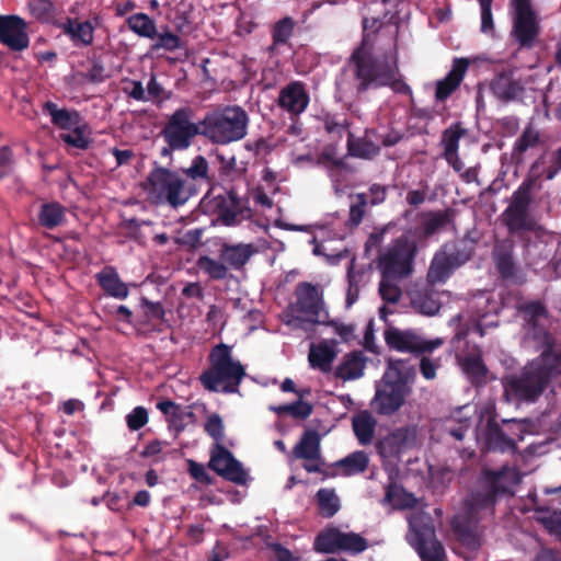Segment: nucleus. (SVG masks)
<instances>
[{
	"label": "nucleus",
	"mask_w": 561,
	"mask_h": 561,
	"mask_svg": "<svg viewBox=\"0 0 561 561\" xmlns=\"http://www.w3.org/2000/svg\"><path fill=\"white\" fill-rule=\"evenodd\" d=\"M483 436L489 449L497 451L515 450V439L502 428L495 416H490L486 421Z\"/></svg>",
	"instance_id": "obj_27"
},
{
	"label": "nucleus",
	"mask_w": 561,
	"mask_h": 561,
	"mask_svg": "<svg viewBox=\"0 0 561 561\" xmlns=\"http://www.w3.org/2000/svg\"><path fill=\"white\" fill-rule=\"evenodd\" d=\"M295 22L291 18L285 16L277 21L272 31L274 45H285L294 32Z\"/></svg>",
	"instance_id": "obj_53"
},
{
	"label": "nucleus",
	"mask_w": 561,
	"mask_h": 561,
	"mask_svg": "<svg viewBox=\"0 0 561 561\" xmlns=\"http://www.w3.org/2000/svg\"><path fill=\"white\" fill-rule=\"evenodd\" d=\"M347 151L353 157L371 159L379 153L380 147L368 139L367 136L357 138L352 133H348Z\"/></svg>",
	"instance_id": "obj_41"
},
{
	"label": "nucleus",
	"mask_w": 561,
	"mask_h": 561,
	"mask_svg": "<svg viewBox=\"0 0 561 561\" xmlns=\"http://www.w3.org/2000/svg\"><path fill=\"white\" fill-rule=\"evenodd\" d=\"M181 173L193 182V187L196 184L210 185L211 178L209 175V164L204 156H196L193 158L191 165L181 170Z\"/></svg>",
	"instance_id": "obj_40"
},
{
	"label": "nucleus",
	"mask_w": 561,
	"mask_h": 561,
	"mask_svg": "<svg viewBox=\"0 0 561 561\" xmlns=\"http://www.w3.org/2000/svg\"><path fill=\"white\" fill-rule=\"evenodd\" d=\"M514 252L515 243L512 239L497 240L492 250V260L503 282L522 286L527 282V274L517 263Z\"/></svg>",
	"instance_id": "obj_14"
},
{
	"label": "nucleus",
	"mask_w": 561,
	"mask_h": 561,
	"mask_svg": "<svg viewBox=\"0 0 561 561\" xmlns=\"http://www.w3.org/2000/svg\"><path fill=\"white\" fill-rule=\"evenodd\" d=\"M0 43L12 51H23L30 46L27 23L15 14L0 15Z\"/></svg>",
	"instance_id": "obj_17"
},
{
	"label": "nucleus",
	"mask_w": 561,
	"mask_h": 561,
	"mask_svg": "<svg viewBox=\"0 0 561 561\" xmlns=\"http://www.w3.org/2000/svg\"><path fill=\"white\" fill-rule=\"evenodd\" d=\"M145 190L156 205L179 208L187 203L196 188L186 183L179 171L156 165L148 174Z\"/></svg>",
	"instance_id": "obj_6"
},
{
	"label": "nucleus",
	"mask_w": 561,
	"mask_h": 561,
	"mask_svg": "<svg viewBox=\"0 0 561 561\" xmlns=\"http://www.w3.org/2000/svg\"><path fill=\"white\" fill-rule=\"evenodd\" d=\"M156 39V43L151 45V50L153 51L159 49H164L165 51H174L182 48L183 46L182 39L176 34L168 30L162 33L158 32Z\"/></svg>",
	"instance_id": "obj_55"
},
{
	"label": "nucleus",
	"mask_w": 561,
	"mask_h": 561,
	"mask_svg": "<svg viewBox=\"0 0 561 561\" xmlns=\"http://www.w3.org/2000/svg\"><path fill=\"white\" fill-rule=\"evenodd\" d=\"M43 112L50 116L53 125L60 129H71L80 124L81 115L78 111H69L67 108H58L57 104L47 101L43 105Z\"/></svg>",
	"instance_id": "obj_29"
},
{
	"label": "nucleus",
	"mask_w": 561,
	"mask_h": 561,
	"mask_svg": "<svg viewBox=\"0 0 561 561\" xmlns=\"http://www.w3.org/2000/svg\"><path fill=\"white\" fill-rule=\"evenodd\" d=\"M386 233V226L377 229L369 234L365 243V255L369 257L373 252H376V268L379 271L380 280L378 286V294L381 298V305L378 308L379 318L386 322V251L381 249L383 234Z\"/></svg>",
	"instance_id": "obj_18"
},
{
	"label": "nucleus",
	"mask_w": 561,
	"mask_h": 561,
	"mask_svg": "<svg viewBox=\"0 0 561 561\" xmlns=\"http://www.w3.org/2000/svg\"><path fill=\"white\" fill-rule=\"evenodd\" d=\"M481 9V32L491 34L494 32V21L492 14L493 0H478Z\"/></svg>",
	"instance_id": "obj_62"
},
{
	"label": "nucleus",
	"mask_w": 561,
	"mask_h": 561,
	"mask_svg": "<svg viewBox=\"0 0 561 561\" xmlns=\"http://www.w3.org/2000/svg\"><path fill=\"white\" fill-rule=\"evenodd\" d=\"M539 141V133L533 127H526L514 144L513 158L518 162L522 161L523 154L528 149L537 147Z\"/></svg>",
	"instance_id": "obj_46"
},
{
	"label": "nucleus",
	"mask_w": 561,
	"mask_h": 561,
	"mask_svg": "<svg viewBox=\"0 0 561 561\" xmlns=\"http://www.w3.org/2000/svg\"><path fill=\"white\" fill-rule=\"evenodd\" d=\"M296 301L285 310L286 324L305 329V323H325L327 312H322L323 302L318 288L307 282L297 285Z\"/></svg>",
	"instance_id": "obj_9"
},
{
	"label": "nucleus",
	"mask_w": 561,
	"mask_h": 561,
	"mask_svg": "<svg viewBox=\"0 0 561 561\" xmlns=\"http://www.w3.org/2000/svg\"><path fill=\"white\" fill-rule=\"evenodd\" d=\"M466 130L462 128L461 123L451 124L442 134V145L444 147L443 157L451 156L458 152L459 140L465 135Z\"/></svg>",
	"instance_id": "obj_48"
},
{
	"label": "nucleus",
	"mask_w": 561,
	"mask_h": 561,
	"mask_svg": "<svg viewBox=\"0 0 561 561\" xmlns=\"http://www.w3.org/2000/svg\"><path fill=\"white\" fill-rule=\"evenodd\" d=\"M99 24V16L93 20L79 21L70 16H64L58 23L62 34H65L76 47H88L93 44L94 31Z\"/></svg>",
	"instance_id": "obj_19"
},
{
	"label": "nucleus",
	"mask_w": 561,
	"mask_h": 561,
	"mask_svg": "<svg viewBox=\"0 0 561 561\" xmlns=\"http://www.w3.org/2000/svg\"><path fill=\"white\" fill-rule=\"evenodd\" d=\"M341 530L336 527H325L314 538L313 550L319 553L332 554L340 552Z\"/></svg>",
	"instance_id": "obj_37"
},
{
	"label": "nucleus",
	"mask_w": 561,
	"mask_h": 561,
	"mask_svg": "<svg viewBox=\"0 0 561 561\" xmlns=\"http://www.w3.org/2000/svg\"><path fill=\"white\" fill-rule=\"evenodd\" d=\"M209 368L199 376V381L208 391L234 393L245 376V368L232 357L231 346L220 343L215 345L208 355Z\"/></svg>",
	"instance_id": "obj_4"
},
{
	"label": "nucleus",
	"mask_w": 561,
	"mask_h": 561,
	"mask_svg": "<svg viewBox=\"0 0 561 561\" xmlns=\"http://www.w3.org/2000/svg\"><path fill=\"white\" fill-rule=\"evenodd\" d=\"M368 456L363 450H357L343 459L337 460L334 466L342 468L343 476L350 477L356 473L364 472L368 467Z\"/></svg>",
	"instance_id": "obj_42"
},
{
	"label": "nucleus",
	"mask_w": 561,
	"mask_h": 561,
	"mask_svg": "<svg viewBox=\"0 0 561 561\" xmlns=\"http://www.w3.org/2000/svg\"><path fill=\"white\" fill-rule=\"evenodd\" d=\"M197 266L214 280H222L228 276L229 268L220 259L215 260L210 256L203 255L197 260Z\"/></svg>",
	"instance_id": "obj_47"
},
{
	"label": "nucleus",
	"mask_w": 561,
	"mask_h": 561,
	"mask_svg": "<svg viewBox=\"0 0 561 561\" xmlns=\"http://www.w3.org/2000/svg\"><path fill=\"white\" fill-rule=\"evenodd\" d=\"M60 139L65 144L81 150H87L92 142V140L84 135V127L79 125L73 127L70 134H61Z\"/></svg>",
	"instance_id": "obj_56"
},
{
	"label": "nucleus",
	"mask_w": 561,
	"mask_h": 561,
	"mask_svg": "<svg viewBox=\"0 0 561 561\" xmlns=\"http://www.w3.org/2000/svg\"><path fill=\"white\" fill-rule=\"evenodd\" d=\"M128 28L139 37L154 39L158 28L154 20L148 14L138 12L126 19Z\"/></svg>",
	"instance_id": "obj_36"
},
{
	"label": "nucleus",
	"mask_w": 561,
	"mask_h": 561,
	"mask_svg": "<svg viewBox=\"0 0 561 561\" xmlns=\"http://www.w3.org/2000/svg\"><path fill=\"white\" fill-rule=\"evenodd\" d=\"M382 22L376 18H364L363 39L351 60L355 65V76L360 81L358 91H366L370 87H382L386 84V62L373 54L374 42Z\"/></svg>",
	"instance_id": "obj_3"
},
{
	"label": "nucleus",
	"mask_w": 561,
	"mask_h": 561,
	"mask_svg": "<svg viewBox=\"0 0 561 561\" xmlns=\"http://www.w3.org/2000/svg\"><path fill=\"white\" fill-rule=\"evenodd\" d=\"M95 280L105 295L110 297L123 300L129 295L128 285L122 280L117 270L112 265H106L96 273Z\"/></svg>",
	"instance_id": "obj_26"
},
{
	"label": "nucleus",
	"mask_w": 561,
	"mask_h": 561,
	"mask_svg": "<svg viewBox=\"0 0 561 561\" xmlns=\"http://www.w3.org/2000/svg\"><path fill=\"white\" fill-rule=\"evenodd\" d=\"M255 252L256 248L252 243H222L218 257L225 262L228 268L240 271Z\"/></svg>",
	"instance_id": "obj_24"
},
{
	"label": "nucleus",
	"mask_w": 561,
	"mask_h": 561,
	"mask_svg": "<svg viewBox=\"0 0 561 561\" xmlns=\"http://www.w3.org/2000/svg\"><path fill=\"white\" fill-rule=\"evenodd\" d=\"M424 220L422 222L423 232L426 237L433 236L438 230L445 228L453 222L455 210L447 208L438 211H427L423 214Z\"/></svg>",
	"instance_id": "obj_38"
},
{
	"label": "nucleus",
	"mask_w": 561,
	"mask_h": 561,
	"mask_svg": "<svg viewBox=\"0 0 561 561\" xmlns=\"http://www.w3.org/2000/svg\"><path fill=\"white\" fill-rule=\"evenodd\" d=\"M209 469L227 481L239 485L248 482V472L242 463L222 444H215L210 451Z\"/></svg>",
	"instance_id": "obj_16"
},
{
	"label": "nucleus",
	"mask_w": 561,
	"mask_h": 561,
	"mask_svg": "<svg viewBox=\"0 0 561 561\" xmlns=\"http://www.w3.org/2000/svg\"><path fill=\"white\" fill-rule=\"evenodd\" d=\"M148 411L144 407H136L126 415L127 427L131 431H138L148 423Z\"/></svg>",
	"instance_id": "obj_61"
},
{
	"label": "nucleus",
	"mask_w": 561,
	"mask_h": 561,
	"mask_svg": "<svg viewBox=\"0 0 561 561\" xmlns=\"http://www.w3.org/2000/svg\"><path fill=\"white\" fill-rule=\"evenodd\" d=\"M510 7L512 37L520 48H534L541 34V25L531 0H511Z\"/></svg>",
	"instance_id": "obj_12"
},
{
	"label": "nucleus",
	"mask_w": 561,
	"mask_h": 561,
	"mask_svg": "<svg viewBox=\"0 0 561 561\" xmlns=\"http://www.w3.org/2000/svg\"><path fill=\"white\" fill-rule=\"evenodd\" d=\"M561 375V362L546 355L529 360L518 374L505 378V393L516 402H536Z\"/></svg>",
	"instance_id": "obj_2"
},
{
	"label": "nucleus",
	"mask_w": 561,
	"mask_h": 561,
	"mask_svg": "<svg viewBox=\"0 0 561 561\" xmlns=\"http://www.w3.org/2000/svg\"><path fill=\"white\" fill-rule=\"evenodd\" d=\"M66 207L58 202H45L39 206L37 220L41 227L53 230L66 220Z\"/></svg>",
	"instance_id": "obj_31"
},
{
	"label": "nucleus",
	"mask_w": 561,
	"mask_h": 561,
	"mask_svg": "<svg viewBox=\"0 0 561 561\" xmlns=\"http://www.w3.org/2000/svg\"><path fill=\"white\" fill-rule=\"evenodd\" d=\"M416 252V242L404 234L394 239L388 247V304L400 300L402 288L397 282L412 275Z\"/></svg>",
	"instance_id": "obj_8"
},
{
	"label": "nucleus",
	"mask_w": 561,
	"mask_h": 561,
	"mask_svg": "<svg viewBox=\"0 0 561 561\" xmlns=\"http://www.w3.org/2000/svg\"><path fill=\"white\" fill-rule=\"evenodd\" d=\"M367 207L365 197L363 195H355L350 208V227H357L362 222Z\"/></svg>",
	"instance_id": "obj_60"
},
{
	"label": "nucleus",
	"mask_w": 561,
	"mask_h": 561,
	"mask_svg": "<svg viewBox=\"0 0 561 561\" xmlns=\"http://www.w3.org/2000/svg\"><path fill=\"white\" fill-rule=\"evenodd\" d=\"M336 353L325 341L318 344H311L308 360L312 368H318L323 373L331 371L332 363Z\"/></svg>",
	"instance_id": "obj_33"
},
{
	"label": "nucleus",
	"mask_w": 561,
	"mask_h": 561,
	"mask_svg": "<svg viewBox=\"0 0 561 561\" xmlns=\"http://www.w3.org/2000/svg\"><path fill=\"white\" fill-rule=\"evenodd\" d=\"M388 88L394 93L412 98V90L404 81L403 76L399 72L396 60L393 65L388 64Z\"/></svg>",
	"instance_id": "obj_52"
},
{
	"label": "nucleus",
	"mask_w": 561,
	"mask_h": 561,
	"mask_svg": "<svg viewBox=\"0 0 561 561\" xmlns=\"http://www.w3.org/2000/svg\"><path fill=\"white\" fill-rule=\"evenodd\" d=\"M272 410L278 415L288 414L297 420H306L312 413V405L309 402L301 400V398L289 404H282L273 407Z\"/></svg>",
	"instance_id": "obj_50"
},
{
	"label": "nucleus",
	"mask_w": 561,
	"mask_h": 561,
	"mask_svg": "<svg viewBox=\"0 0 561 561\" xmlns=\"http://www.w3.org/2000/svg\"><path fill=\"white\" fill-rule=\"evenodd\" d=\"M416 437V430L413 426H403L388 433V448L397 453L413 446Z\"/></svg>",
	"instance_id": "obj_45"
},
{
	"label": "nucleus",
	"mask_w": 561,
	"mask_h": 561,
	"mask_svg": "<svg viewBox=\"0 0 561 561\" xmlns=\"http://www.w3.org/2000/svg\"><path fill=\"white\" fill-rule=\"evenodd\" d=\"M26 8L30 14L39 23L49 24L58 27V23L64 19L57 12V8L51 0H31Z\"/></svg>",
	"instance_id": "obj_30"
},
{
	"label": "nucleus",
	"mask_w": 561,
	"mask_h": 561,
	"mask_svg": "<svg viewBox=\"0 0 561 561\" xmlns=\"http://www.w3.org/2000/svg\"><path fill=\"white\" fill-rule=\"evenodd\" d=\"M365 363L359 353L353 352L335 368V377L342 380H352L363 375Z\"/></svg>",
	"instance_id": "obj_39"
},
{
	"label": "nucleus",
	"mask_w": 561,
	"mask_h": 561,
	"mask_svg": "<svg viewBox=\"0 0 561 561\" xmlns=\"http://www.w3.org/2000/svg\"><path fill=\"white\" fill-rule=\"evenodd\" d=\"M473 251L474 248L472 244L461 242L460 244L455 245L451 251H447V256L451 264L458 268L471 259Z\"/></svg>",
	"instance_id": "obj_57"
},
{
	"label": "nucleus",
	"mask_w": 561,
	"mask_h": 561,
	"mask_svg": "<svg viewBox=\"0 0 561 561\" xmlns=\"http://www.w3.org/2000/svg\"><path fill=\"white\" fill-rule=\"evenodd\" d=\"M352 425L359 444L367 445L371 443L377 422L369 411H360L354 415Z\"/></svg>",
	"instance_id": "obj_34"
},
{
	"label": "nucleus",
	"mask_w": 561,
	"mask_h": 561,
	"mask_svg": "<svg viewBox=\"0 0 561 561\" xmlns=\"http://www.w3.org/2000/svg\"><path fill=\"white\" fill-rule=\"evenodd\" d=\"M316 497L319 510L324 517H332L340 510V501L333 489H320Z\"/></svg>",
	"instance_id": "obj_49"
},
{
	"label": "nucleus",
	"mask_w": 561,
	"mask_h": 561,
	"mask_svg": "<svg viewBox=\"0 0 561 561\" xmlns=\"http://www.w3.org/2000/svg\"><path fill=\"white\" fill-rule=\"evenodd\" d=\"M415 377V366L410 359L388 358V415L404 404Z\"/></svg>",
	"instance_id": "obj_13"
},
{
	"label": "nucleus",
	"mask_w": 561,
	"mask_h": 561,
	"mask_svg": "<svg viewBox=\"0 0 561 561\" xmlns=\"http://www.w3.org/2000/svg\"><path fill=\"white\" fill-rule=\"evenodd\" d=\"M340 552L350 554H358L365 551L368 547L367 540L356 533H342L340 536Z\"/></svg>",
	"instance_id": "obj_51"
},
{
	"label": "nucleus",
	"mask_w": 561,
	"mask_h": 561,
	"mask_svg": "<svg viewBox=\"0 0 561 561\" xmlns=\"http://www.w3.org/2000/svg\"><path fill=\"white\" fill-rule=\"evenodd\" d=\"M519 311L523 314L525 325L533 327L543 324L549 317V312L545 304L540 300H533L523 304L519 307Z\"/></svg>",
	"instance_id": "obj_43"
},
{
	"label": "nucleus",
	"mask_w": 561,
	"mask_h": 561,
	"mask_svg": "<svg viewBox=\"0 0 561 561\" xmlns=\"http://www.w3.org/2000/svg\"><path fill=\"white\" fill-rule=\"evenodd\" d=\"M296 459L320 460V436L316 431H306L291 451Z\"/></svg>",
	"instance_id": "obj_32"
},
{
	"label": "nucleus",
	"mask_w": 561,
	"mask_h": 561,
	"mask_svg": "<svg viewBox=\"0 0 561 561\" xmlns=\"http://www.w3.org/2000/svg\"><path fill=\"white\" fill-rule=\"evenodd\" d=\"M456 267L451 264L447 256V251L437 252L430 265L427 272V280L432 284L446 282Z\"/></svg>",
	"instance_id": "obj_35"
},
{
	"label": "nucleus",
	"mask_w": 561,
	"mask_h": 561,
	"mask_svg": "<svg viewBox=\"0 0 561 561\" xmlns=\"http://www.w3.org/2000/svg\"><path fill=\"white\" fill-rule=\"evenodd\" d=\"M218 218L225 226H234L251 217V209L234 190L217 201Z\"/></svg>",
	"instance_id": "obj_21"
},
{
	"label": "nucleus",
	"mask_w": 561,
	"mask_h": 561,
	"mask_svg": "<svg viewBox=\"0 0 561 561\" xmlns=\"http://www.w3.org/2000/svg\"><path fill=\"white\" fill-rule=\"evenodd\" d=\"M490 90L499 101L510 103L523 94L524 87L511 72H501L492 79Z\"/></svg>",
	"instance_id": "obj_25"
},
{
	"label": "nucleus",
	"mask_w": 561,
	"mask_h": 561,
	"mask_svg": "<svg viewBox=\"0 0 561 561\" xmlns=\"http://www.w3.org/2000/svg\"><path fill=\"white\" fill-rule=\"evenodd\" d=\"M503 472L488 471L482 489L471 492L465 502V511L451 520V528L457 540L470 550H477L481 542L478 525L482 510H493L497 495L505 494L508 489L503 484Z\"/></svg>",
	"instance_id": "obj_1"
},
{
	"label": "nucleus",
	"mask_w": 561,
	"mask_h": 561,
	"mask_svg": "<svg viewBox=\"0 0 561 561\" xmlns=\"http://www.w3.org/2000/svg\"><path fill=\"white\" fill-rule=\"evenodd\" d=\"M543 527L552 535H556L561 540V511H553L548 516L540 518Z\"/></svg>",
	"instance_id": "obj_64"
},
{
	"label": "nucleus",
	"mask_w": 561,
	"mask_h": 561,
	"mask_svg": "<svg viewBox=\"0 0 561 561\" xmlns=\"http://www.w3.org/2000/svg\"><path fill=\"white\" fill-rule=\"evenodd\" d=\"M467 58H455L450 71L436 82L435 99L437 102L446 101L460 85L468 70Z\"/></svg>",
	"instance_id": "obj_22"
},
{
	"label": "nucleus",
	"mask_w": 561,
	"mask_h": 561,
	"mask_svg": "<svg viewBox=\"0 0 561 561\" xmlns=\"http://www.w3.org/2000/svg\"><path fill=\"white\" fill-rule=\"evenodd\" d=\"M443 344L442 339L424 340L412 330L388 327V348L414 356L432 353Z\"/></svg>",
	"instance_id": "obj_15"
},
{
	"label": "nucleus",
	"mask_w": 561,
	"mask_h": 561,
	"mask_svg": "<svg viewBox=\"0 0 561 561\" xmlns=\"http://www.w3.org/2000/svg\"><path fill=\"white\" fill-rule=\"evenodd\" d=\"M413 302L422 313L427 316H434L440 309V302L430 293L419 294Z\"/></svg>",
	"instance_id": "obj_59"
},
{
	"label": "nucleus",
	"mask_w": 561,
	"mask_h": 561,
	"mask_svg": "<svg viewBox=\"0 0 561 561\" xmlns=\"http://www.w3.org/2000/svg\"><path fill=\"white\" fill-rule=\"evenodd\" d=\"M462 369L473 386L485 383L488 368L481 356H467L462 362Z\"/></svg>",
	"instance_id": "obj_44"
},
{
	"label": "nucleus",
	"mask_w": 561,
	"mask_h": 561,
	"mask_svg": "<svg viewBox=\"0 0 561 561\" xmlns=\"http://www.w3.org/2000/svg\"><path fill=\"white\" fill-rule=\"evenodd\" d=\"M388 503L401 510L413 508L417 504V499L404 490L398 492L394 485L388 484Z\"/></svg>",
	"instance_id": "obj_54"
},
{
	"label": "nucleus",
	"mask_w": 561,
	"mask_h": 561,
	"mask_svg": "<svg viewBox=\"0 0 561 561\" xmlns=\"http://www.w3.org/2000/svg\"><path fill=\"white\" fill-rule=\"evenodd\" d=\"M157 408L167 416L169 426L176 434L183 432L190 423L196 421L192 407H183L171 400H162L157 403Z\"/></svg>",
	"instance_id": "obj_23"
},
{
	"label": "nucleus",
	"mask_w": 561,
	"mask_h": 561,
	"mask_svg": "<svg viewBox=\"0 0 561 561\" xmlns=\"http://www.w3.org/2000/svg\"><path fill=\"white\" fill-rule=\"evenodd\" d=\"M407 539L421 561H448L444 545L436 536L432 516L423 510L412 512L409 517Z\"/></svg>",
	"instance_id": "obj_7"
},
{
	"label": "nucleus",
	"mask_w": 561,
	"mask_h": 561,
	"mask_svg": "<svg viewBox=\"0 0 561 561\" xmlns=\"http://www.w3.org/2000/svg\"><path fill=\"white\" fill-rule=\"evenodd\" d=\"M204 431L215 440V444H221L225 437V426L221 416L218 413L208 415Z\"/></svg>",
	"instance_id": "obj_58"
},
{
	"label": "nucleus",
	"mask_w": 561,
	"mask_h": 561,
	"mask_svg": "<svg viewBox=\"0 0 561 561\" xmlns=\"http://www.w3.org/2000/svg\"><path fill=\"white\" fill-rule=\"evenodd\" d=\"M195 111L191 106H181L170 114L160 135L174 150L188 149L196 136H203V122H194Z\"/></svg>",
	"instance_id": "obj_11"
},
{
	"label": "nucleus",
	"mask_w": 561,
	"mask_h": 561,
	"mask_svg": "<svg viewBox=\"0 0 561 561\" xmlns=\"http://www.w3.org/2000/svg\"><path fill=\"white\" fill-rule=\"evenodd\" d=\"M309 102V93L301 81H291L283 87L277 98L278 106L291 116L302 114L307 110Z\"/></svg>",
	"instance_id": "obj_20"
},
{
	"label": "nucleus",
	"mask_w": 561,
	"mask_h": 561,
	"mask_svg": "<svg viewBox=\"0 0 561 561\" xmlns=\"http://www.w3.org/2000/svg\"><path fill=\"white\" fill-rule=\"evenodd\" d=\"M537 178H527L513 193L510 205L502 213L503 225L511 234L535 232L538 228L536 219L531 216L529 207L533 202V188Z\"/></svg>",
	"instance_id": "obj_10"
},
{
	"label": "nucleus",
	"mask_w": 561,
	"mask_h": 561,
	"mask_svg": "<svg viewBox=\"0 0 561 561\" xmlns=\"http://www.w3.org/2000/svg\"><path fill=\"white\" fill-rule=\"evenodd\" d=\"M203 137L215 145H228L247 136L249 116L238 105L216 107L202 118Z\"/></svg>",
	"instance_id": "obj_5"
},
{
	"label": "nucleus",
	"mask_w": 561,
	"mask_h": 561,
	"mask_svg": "<svg viewBox=\"0 0 561 561\" xmlns=\"http://www.w3.org/2000/svg\"><path fill=\"white\" fill-rule=\"evenodd\" d=\"M141 306L148 321H164L165 311L161 302H152L148 298H141Z\"/></svg>",
	"instance_id": "obj_63"
},
{
	"label": "nucleus",
	"mask_w": 561,
	"mask_h": 561,
	"mask_svg": "<svg viewBox=\"0 0 561 561\" xmlns=\"http://www.w3.org/2000/svg\"><path fill=\"white\" fill-rule=\"evenodd\" d=\"M527 336L535 342V347L540 351L539 356L547 354L549 358L561 362V351L556 348V339L548 331L546 324L527 327Z\"/></svg>",
	"instance_id": "obj_28"
}]
</instances>
